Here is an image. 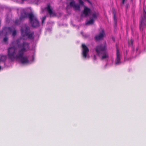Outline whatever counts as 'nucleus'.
<instances>
[{
	"instance_id": "21",
	"label": "nucleus",
	"mask_w": 146,
	"mask_h": 146,
	"mask_svg": "<svg viewBox=\"0 0 146 146\" xmlns=\"http://www.w3.org/2000/svg\"><path fill=\"white\" fill-rule=\"evenodd\" d=\"M7 29L10 33H11L12 31V29L11 27H8Z\"/></svg>"
},
{
	"instance_id": "12",
	"label": "nucleus",
	"mask_w": 146,
	"mask_h": 146,
	"mask_svg": "<svg viewBox=\"0 0 146 146\" xmlns=\"http://www.w3.org/2000/svg\"><path fill=\"white\" fill-rule=\"evenodd\" d=\"M103 54V55L102 56L101 58L102 60H103L106 59H108L109 58V56L108 54L106 52H104Z\"/></svg>"
},
{
	"instance_id": "15",
	"label": "nucleus",
	"mask_w": 146,
	"mask_h": 146,
	"mask_svg": "<svg viewBox=\"0 0 146 146\" xmlns=\"http://www.w3.org/2000/svg\"><path fill=\"white\" fill-rule=\"evenodd\" d=\"M94 22V19H92L89 21L87 22L86 23V25H92L93 24Z\"/></svg>"
},
{
	"instance_id": "4",
	"label": "nucleus",
	"mask_w": 146,
	"mask_h": 146,
	"mask_svg": "<svg viewBox=\"0 0 146 146\" xmlns=\"http://www.w3.org/2000/svg\"><path fill=\"white\" fill-rule=\"evenodd\" d=\"M107 45L106 42L102 44L97 46L95 48V51L97 54L100 55L103 54L107 50Z\"/></svg>"
},
{
	"instance_id": "8",
	"label": "nucleus",
	"mask_w": 146,
	"mask_h": 146,
	"mask_svg": "<svg viewBox=\"0 0 146 146\" xmlns=\"http://www.w3.org/2000/svg\"><path fill=\"white\" fill-rule=\"evenodd\" d=\"M120 63V55L119 50L117 48L116 51V58L115 60L116 65L119 64Z\"/></svg>"
},
{
	"instance_id": "1",
	"label": "nucleus",
	"mask_w": 146,
	"mask_h": 146,
	"mask_svg": "<svg viewBox=\"0 0 146 146\" xmlns=\"http://www.w3.org/2000/svg\"><path fill=\"white\" fill-rule=\"evenodd\" d=\"M21 38L17 40L16 43L19 48L17 53V48L14 46L10 47L8 48L7 53L8 58L11 61L16 60H19L23 64H27L29 61L27 57L24 56L25 52L29 50V44L26 42L21 44Z\"/></svg>"
},
{
	"instance_id": "2",
	"label": "nucleus",
	"mask_w": 146,
	"mask_h": 146,
	"mask_svg": "<svg viewBox=\"0 0 146 146\" xmlns=\"http://www.w3.org/2000/svg\"><path fill=\"white\" fill-rule=\"evenodd\" d=\"M21 35L23 36H27L28 38L33 40L34 38V32H31L30 28L28 26H25L24 29L22 28L21 29Z\"/></svg>"
},
{
	"instance_id": "20",
	"label": "nucleus",
	"mask_w": 146,
	"mask_h": 146,
	"mask_svg": "<svg viewBox=\"0 0 146 146\" xmlns=\"http://www.w3.org/2000/svg\"><path fill=\"white\" fill-rule=\"evenodd\" d=\"M16 35V30H14L12 33V35L13 36H15Z\"/></svg>"
},
{
	"instance_id": "16",
	"label": "nucleus",
	"mask_w": 146,
	"mask_h": 146,
	"mask_svg": "<svg viewBox=\"0 0 146 146\" xmlns=\"http://www.w3.org/2000/svg\"><path fill=\"white\" fill-rule=\"evenodd\" d=\"M76 4H75V2L74 1L70 2V6L71 7H72L73 8L74 7Z\"/></svg>"
},
{
	"instance_id": "22",
	"label": "nucleus",
	"mask_w": 146,
	"mask_h": 146,
	"mask_svg": "<svg viewBox=\"0 0 146 146\" xmlns=\"http://www.w3.org/2000/svg\"><path fill=\"white\" fill-rule=\"evenodd\" d=\"M113 18H114V20L115 23H116V22H117V20H116V18L115 15V14H114Z\"/></svg>"
},
{
	"instance_id": "17",
	"label": "nucleus",
	"mask_w": 146,
	"mask_h": 146,
	"mask_svg": "<svg viewBox=\"0 0 146 146\" xmlns=\"http://www.w3.org/2000/svg\"><path fill=\"white\" fill-rule=\"evenodd\" d=\"M84 0V1H87L89 3H90V1L88 0ZM78 1H79V3L80 5H84V2L82 0H78Z\"/></svg>"
},
{
	"instance_id": "13",
	"label": "nucleus",
	"mask_w": 146,
	"mask_h": 146,
	"mask_svg": "<svg viewBox=\"0 0 146 146\" xmlns=\"http://www.w3.org/2000/svg\"><path fill=\"white\" fill-rule=\"evenodd\" d=\"M6 59V56L2 55L0 58V62H4L5 61Z\"/></svg>"
},
{
	"instance_id": "23",
	"label": "nucleus",
	"mask_w": 146,
	"mask_h": 146,
	"mask_svg": "<svg viewBox=\"0 0 146 146\" xmlns=\"http://www.w3.org/2000/svg\"><path fill=\"white\" fill-rule=\"evenodd\" d=\"M8 38L7 37H5L3 39V41L5 42H6L7 41Z\"/></svg>"
},
{
	"instance_id": "19",
	"label": "nucleus",
	"mask_w": 146,
	"mask_h": 146,
	"mask_svg": "<svg viewBox=\"0 0 146 146\" xmlns=\"http://www.w3.org/2000/svg\"><path fill=\"white\" fill-rule=\"evenodd\" d=\"M46 16H45L43 17L42 22V24H43L44 23V21L46 20Z\"/></svg>"
},
{
	"instance_id": "27",
	"label": "nucleus",
	"mask_w": 146,
	"mask_h": 146,
	"mask_svg": "<svg viewBox=\"0 0 146 146\" xmlns=\"http://www.w3.org/2000/svg\"><path fill=\"white\" fill-rule=\"evenodd\" d=\"M112 39H113V40H114V39H113V38H112Z\"/></svg>"
},
{
	"instance_id": "7",
	"label": "nucleus",
	"mask_w": 146,
	"mask_h": 146,
	"mask_svg": "<svg viewBox=\"0 0 146 146\" xmlns=\"http://www.w3.org/2000/svg\"><path fill=\"white\" fill-rule=\"evenodd\" d=\"M82 55L83 57L86 58L87 57V54L89 52V49L87 46L84 44H82Z\"/></svg>"
},
{
	"instance_id": "18",
	"label": "nucleus",
	"mask_w": 146,
	"mask_h": 146,
	"mask_svg": "<svg viewBox=\"0 0 146 146\" xmlns=\"http://www.w3.org/2000/svg\"><path fill=\"white\" fill-rule=\"evenodd\" d=\"M92 16L93 17L92 19H96L97 18L98 15L97 13H94L92 14Z\"/></svg>"
},
{
	"instance_id": "11",
	"label": "nucleus",
	"mask_w": 146,
	"mask_h": 146,
	"mask_svg": "<svg viewBox=\"0 0 146 146\" xmlns=\"http://www.w3.org/2000/svg\"><path fill=\"white\" fill-rule=\"evenodd\" d=\"M90 12L91 10L90 9L86 7H84L83 13L86 16H88V14L90 13Z\"/></svg>"
},
{
	"instance_id": "24",
	"label": "nucleus",
	"mask_w": 146,
	"mask_h": 146,
	"mask_svg": "<svg viewBox=\"0 0 146 146\" xmlns=\"http://www.w3.org/2000/svg\"><path fill=\"white\" fill-rule=\"evenodd\" d=\"M133 41L132 39H131L130 40V44L131 45H132L133 44Z\"/></svg>"
},
{
	"instance_id": "25",
	"label": "nucleus",
	"mask_w": 146,
	"mask_h": 146,
	"mask_svg": "<svg viewBox=\"0 0 146 146\" xmlns=\"http://www.w3.org/2000/svg\"><path fill=\"white\" fill-rule=\"evenodd\" d=\"M1 66H0V70H1Z\"/></svg>"
},
{
	"instance_id": "5",
	"label": "nucleus",
	"mask_w": 146,
	"mask_h": 146,
	"mask_svg": "<svg viewBox=\"0 0 146 146\" xmlns=\"http://www.w3.org/2000/svg\"><path fill=\"white\" fill-rule=\"evenodd\" d=\"M143 18H141V19L140 21L139 28L141 30L143 31V28L145 26L146 24V12L145 11L144 8H143Z\"/></svg>"
},
{
	"instance_id": "9",
	"label": "nucleus",
	"mask_w": 146,
	"mask_h": 146,
	"mask_svg": "<svg viewBox=\"0 0 146 146\" xmlns=\"http://www.w3.org/2000/svg\"><path fill=\"white\" fill-rule=\"evenodd\" d=\"M46 9L47 12L49 14L50 17H54L56 16L55 14L52 11V9L50 8V5H48L47 6Z\"/></svg>"
},
{
	"instance_id": "6",
	"label": "nucleus",
	"mask_w": 146,
	"mask_h": 146,
	"mask_svg": "<svg viewBox=\"0 0 146 146\" xmlns=\"http://www.w3.org/2000/svg\"><path fill=\"white\" fill-rule=\"evenodd\" d=\"M106 35L103 29H101V31L98 35H96L95 37V40L96 41H99L103 39L104 37Z\"/></svg>"
},
{
	"instance_id": "14",
	"label": "nucleus",
	"mask_w": 146,
	"mask_h": 146,
	"mask_svg": "<svg viewBox=\"0 0 146 146\" xmlns=\"http://www.w3.org/2000/svg\"><path fill=\"white\" fill-rule=\"evenodd\" d=\"M73 8L75 10L80 11V6L78 4H76Z\"/></svg>"
},
{
	"instance_id": "26",
	"label": "nucleus",
	"mask_w": 146,
	"mask_h": 146,
	"mask_svg": "<svg viewBox=\"0 0 146 146\" xmlns=\"http://www.w3.org/2000/svg\"><path fill=\"white\" fill-rule=\"evenodd\" d=\"M17 20L15 21V24H16L17 23Z\"/></svg>"
},
{
	"instance_id": "3",
	"label": "nucleus",
	"mask_w": 146,
	"mask_h": 146,
	"mask_svg": "<svg viewBox=\"0 0 146 146\" xmlns=\"http://www.w3.org/2000/svg\"><path fill=\"white\" fill-rule=\"evenodd\" d=\"M29 16V22L31 24L32 27L33 28L39 27V22L37 17L33 14H30Z\"/></svg>"
},
{
	"instance_id": "10",
	"label": "nucleus",
	"mask_w": 146,
	"mask_h": 146,
	"mask_svg": "<svg viewBox=\"0 0 146 146\" xmlns=\"http://www.w3.org/2000/svg\"><path fill=\"white\" fill-rule=\"evenodd\" d=\"M32 13H23L21 14V17L20 18V19L21 20H23L25 19L28 17L29 18V16Z\"/></svg>"
}]
</instances>
